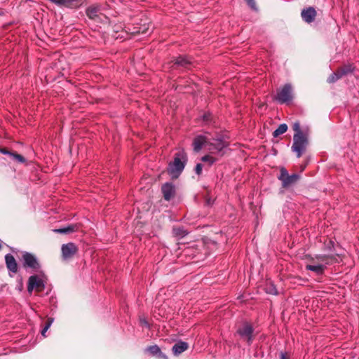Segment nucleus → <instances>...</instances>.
<instances>
[{
  "instance_id": "21",
  "label": "nucleus",
  "mask_w": 359,
  "mask_h": 359,
  "mask_svg": "<svg viewBox=\"0 0 359 359\" xmlns=\"http://www.w3.org/2000/svg\"><path fill=\"white\" fill-rule=\"evenodd\" d=\"M76 230V225H69L67 227L55 229L53 230L54 232L57 233L67 234L72 233Z\"/></svg>"
},
{
  "instance_id": "11",
  "label": "nucleus",
  "mask_w": 359,
  "mask_h": 359,
  "mask_svg": "<svg viewBox=\"0 0 359 359\" xmlns=\"http://www.w3.org/2000/svg\"><path fill=\"white\" fill-rule=\"evenodd\" d=\"M316 15L317 12L312 6L305 8L301 12V17L306 23H311L314 22Z\"/></svg>"
},
{
  "instance_id": "22",
  "label": "nucleus",
  "mask_w": 359,
  "mask_h": 359,
  "mask_svg": "<svg viewBox=\"0 0 359 359\" xmlns=\"http://www.w3.org/2000/svg\"><path fill=\"white\" fill-rule=\"evenodd\" d=\"M287 130V124L285 123H282L280 125H279V126L278 127V128L276 130H275L273 133V136L274 137H278L279 135L285 133Z\"/></svg>"
},
{
  "instance_id": "35",
  "label": "nucleus",
  "mask_w": 359,
  "mask_h": 359,
  "mask_svg": "<svg viewBox=\"0 0 359 359\" xmlns=\"http://www.w3.org/2000/svg\"><path fill=\"white\" fill-rule=\"evenodd\" d=\"M210 119V114H204L203 116V120L205 121H209Z\"/></svg>"
},
{
  "instance_id": "25",
  "label": "nucleus",
  "mask_w": 359,
  "mask_h": 359,
  "mask_svg": "<svg viewBox=\"0 0 359 359\" xmlns=\"http://www.w3.org/2000/svg\"><path fill=\"white\" fill-rule=\"evenodd\" d=\"M201 161L203 162H208L209 165H211L215 162L216 159L211 156L205 155L201 158Z\"/></svg>"
},
{
  "instance_id": "31",
  "label": "nucleus",
  "mask_w": 359,
  "mask_h": 359,
  "mask_svg": "<svg viewBox=\"0 0 359 359\" xmlns=\"http://www.w3.org/2000/svg\"><path fill=\"white\" fill-rule=\"evenodd\" d=\"M0 153L6 155H9L10 156H11L13 154V152L8 151L6 148L4 147H0Z\"/></svg>"
},
{
  "instance_id": "16",
  "label": "nucleus",
  "mask_w": 359,
  "mask_h": 359,
  "mask_svg": "<svg viewBox=\"0 0 359 359\" xmlns=\"http://www.w3.org/2000/svg\"><path fill=\"white\" fill-rule=\"evenodd\" d=\"M5 262L9 271L16 273L18 272V264L15 257L11 254L5 256Z\"/></svg>"
},
{
  "instance_id": "8",
  "label": "nucleus",
  "mask_w": 359,
  "mask_h": 359,
  "mask_svg": "<svg viewBox=\"0 0 359 359\" xmlns=\"http://www.w3.org/2000/svg\"><path fill=\"white\" fill-rule=\"evenodd\" d=\"M227 146L228 142H226L223 137H219L217 138H213L212 142H209L208 144V149L211 151L212 153H219Z\"/></svg>"
},
{
  "instance_id": "19",
  "label": "nucleus",
  "mask_w": 359,
  "mask_h": 359,
  "mask_svg": "<svg viewBox=\"0 0 359 359\" xmlns=\"http://www.w3.org/2000/svg\"><path fill=\"white\" fill-rule=\"evenodd\" d=\"M314 259L315 260L316 259L317 262L320 264L324 263L323 264L325 266L330 264L336 259L333 255H317Z\"/></svg>"
},
{
  "instance_id": "12",
  "label": "nucleus",
  "mask_w": 359,
  "mask_h": 359,
  "mask_svg": "<svg viewBox=\"0 0 359 359\" xmlns=\"http://www.w3.org/2000/svg\"><path fill=\"white\" fill-rule=\"evenodd\" d=\"M326 269L323 264L317 263L314 258L311 259V264L306 265V269L314 272L317 275H322Z\"/></svg>"
},
{
  "instance_id": "36",
  "label": "nucleus",
  "mask_w": 359,
  "mask_h": 359,
  "mask_svg": "<svg viewBox=\"0 0 359 359\" xmlns=\"http://www.w3.org/2000/svg\"><path fill=\"white\" fill-rule=\"evenodd\" d=\"M137 33H146L147 32V29L144 28L142 30H141V28L140 27L139 28V30L137 31Z\"/></svg>"
},
{
  "instance_id": "27",
  "label": "nucleus",
  "mask_w": 359,
  "mask_h": 359,
  "mask_svg": "<svg viewBox=\"0 0 359 359\" xmlns=\"http://www.w3.org/2000/svg\"><path fill=\"white\" fill-rule=\"evenodd\" d=\"M11 157L13 159L18 161L20 163H25V158L22 156H21V155H20L18 154L13 152V154H12Z\"/></svg>"
},
{
  "instance_id": "17",
  "label": "nucleus",
  "mask_w": 359,
  "mask_h": 359,
  "mask_svg": "<svg viewBox=\"0 0 359 359\" xmlns=\"http://www.w3.org/2000/svg\"><path fill=\"white\" fill-rule=\"evenodd\" d=\"M86 13L90 19L95 20L101 14V6L98 4L90 6L86 8Z\"/></svg>"
},
{
  "instance_id": "20",
  "label": "nucleus",
  "mask_w": 359,
  "mask_h": 359,
  "mask_svg": "<svg viewBox=\"0 0 359 359\" xmlns=\"http://www.w3.org/2000/svg\"><path fill=\"white\" fill-rule=\"evenodd\" d=\"M172 233L177 238H182L187 235L188 232L183 226H175L172 229Z\"/></svg>"
},
{
  "instance_id": "9",
  "label": "nucleus",
  "mask_w": 359,
  "mask_h": 359,
  "mask_svg": "<svg viewBox=\"0 0 359 359\" xmlns=\"http://www.w3.org/2000/svg\"><path fill=\"white\" fill-rule=\"evenodd\" d=\"M45 287L44 283L41 278L36 275L31 276L29 278L27 283V290L29 292H32L34 289L41 292Z\"/></svg>"
},
{
  "instance_id": "23",
  "label": "nucleus",
  "mask_w": 359,
  "mask_h": 359,
  "mask_svg": "<svg viewBox=\"0 0 359 359\" xmlns=\"http://www.w3.org/2000/svg\"><path fill=\"white\" fill-rule=\"evenodd\" d=\"M147 351L155 355L161 353L160 348L157 345L151 346L147 348Z\"/></svg>"
},
{
  "instance_id": "13",
  "label": "nucleus",
  "mask_w": 359,
  "mask_h": 359,
  "mask_svg": "<svg viewBox=\"0 0 359 359\" xmlns=\"http://www.w3.org/2000/svg\"><path fill=\"white\" fill-rule=\"evenodd\" d=\"M161 191L164 199L168 201L175 196V187L172 183L166 182L163 184Z\"/></svg>"
},
{
  "instance_id": "26",
  "label": "nucleus",
  "mask_w": 359,
  "mask_h": 359,
  "mask_svg": "<svg viewBox=\"0 0 359 359\" xmlns=\"http://www.w3.org/2000/svg\"><path fill=\"white\" fill-rule=\"evenodd\" d=\"M266 292L267 293H269L271 294H278L277 290L273 285H270L266 286Z\"/></svg>"
},
{
  "instance_id": "28",
  "label": "nucleus",
  "mask_w": 359,
  "mask_h": 359,
  "mask_svg": "<svg viewBox=\"0 0 359 359\" xmlns=\"http://www.w3.org/2000/svg\"><path fill=\"white\" fill-rule=\"evenodd\" d=\"M53 321V319H52V318H48V321H47V323H46V326L43 327V330H42V331H41V334H42L43 336H44V337L46 336V335H45V333H46V331L48 330V328L50 327V325H51V324H52Z\"/></svg>"
},
{
  "instance_id": "18",
  "label": "nucleus",
  "mask_w": 359,
  "mask_h": 359,
  "mask_svg": "<svg viewBox=\"0 0 359 359\" xmlns=\"http://www.w3.org/2000/svg\"><path fill=\"white\" fill-rule=\"evenodd\" d=\"M188 348L189 344L187 342L178 341L173 345L172 348V351L175 355L178 356L182 353L187 351Z\"/></svg>"
},
{
  "instance_id": "32",
  "label": "nucleus",
  "mask_w": 359,
  "mask_h": 359,
  "mask_svg": "<svg viewBox=\"0 0 359 359\" xmlns=\"http://www.w3.org/2000/svg\"><path fill=\"white\" fill-rule=\"evenodd\" d=\"M334 247V242L332 241H330L328 243L325 245V248L327 250L331 251L332 248Z\"/></svg>"
},
{
  "instance_id": "4",
  "label": "nucleus",
  "mask_w": 359,
  "mask_h": 359,
  "mask_svg": "<svg viewBox=\"0 0 359 359\" xmlns=\"http://www.w3.org/2000/svg\"><path fill=\"white\" fill-rule=\"evenodd\" d=\"M292 98V87L290 83H286L278 89L275 96V100L280 104L288 103Z\"/></svg>"
},
{
  "instance_id": "34",
  "label": "nucleus",
  "mask_w": 359,
  "mask_h": 359,
  "mask_svg": "<svg viewBox=\"0 0 359 359\" xmlns=\"http://www.w3.org/2000/svg\"><path fill=\"white\" fill-rule=\"evenodd\" d=\"M280 359H289V356L286 353H281Z\"/></svg>"
},
{
  "instance_id": "24",
  "label": "nucleus",
  "mask_w": 359,
  "mask_h": 359,
  "mask_svg": "<svg viewBox=\"0 0 359 359\" xmlns=\"http://www.w3.org/2000/svg\"><path fill=\"white\" fill-rule=\"evenodd\" d=\"M292 129L295 132L294 134H298L299 135H305V133L302 131L300 128V123L298 121L293 123Z\"/></svg>"
},
{
  "instance_id": "2",
  "label": "nucleus",
  "mask_w": 359,
  "mask_h": 359,
  "mask_svg": "<svg viewBox=\"0 0 359 359\" xmlns=\"http://www.w3.org/2000/svg\"><path fill=\"white\" fill-rule=\"evenodd\" d=\"M21 260L23 268L30 270V273H39L41 271V264L35 255L28 252H23Z\"/></svg>"
},
{
  "instance_id": "14",
  "label": "nucleus",
  "mask_w": 359,
  "mask_h": 359,
  "mask_svg": "<svg viewBox=\"0 0 359 359\" xmlns=\"http://www.w3.org/2000/svg\"><path fill=\"white\" fill-rule=\"evenodd\" d=\"M192 65V61L186 56H179L175 58L173 67L177 68L190 69Z\"/></svg>"
},
{
  "instance_id": "29",
  "label": "nucleus",
  "mask_w": 359,
  "mask_h": 359,
  "mask_svg": "<svg viewBox=\"0 0 359 359\" xmlns=\"http://www.w3.org/2000/svg\"><path fill=\"white\" fill-rule=\"evenodd\" d=\"M245 1L247 2L248 5L251 8V9L256 11L258 10L255 0H245Z\"/></svg>"
},
{
  "instance_id": "37",
  "label": "nucleus",
  "mask_w": 359,
  "mask_h": 359,
  "mask_svg": "<svg viewBox=\"0 0 359 359\" xmlns=\"http://www.w3.org/2000/svg\"><path fill=\"white\" fill-rule=\"evenodd\" d=\"M206 203H207L208 205H210L212 203L210 199H208Z\"/></svg>"
},
{
  "instance_id": "10",
  "label": "nucleus",
  "mask_w": 359,
  "mask_h": 359,
  "mask_svg": "<svg viewBox=\"0 0 359 359\" xmlns=\"http://www.w3.org/2000/svg\"><path fill=\"white\" fill-rule=\"evenodd\" d=\"M61 250L62 259L69 260L77 253L78 248L74 243H68L62 245Z\"/></svg>"
},
{
  "instance_id": "33",
  "label": "nucleus",
  "mask_w": 359,
  "mask_h": 359,
  "mask_svg": "<svg viewBox=\"0 0 359 359\" xmlns=\"http://www.w3.org/2000/svg\"><path fill=\"white\" fill-rule=\"evenodd\" d=\"M140 324L142 325L146 326L147 327H149V325L148 322L144 318H141L140 319Z\"/></svg>"
},
{
  "instance_id": "15",
  "label": "nucleus",
  "mask_w": 359,
  "mask_h": 359,
  "mask_svg": "<svg viewBox=\"0 0 359 359\" xmlns=\"http://www.w3.org/2000/svg\"><path fill=\"white\" fill-rule=\"evenodd\" d=\"M209 142L205 136L198 135L193 141L194 150L196 152H198L203 146L208 147Z\"/></svg>"
},
{
  "instance_id": "30",
  "label": "nucleus",
  "mask_w": 359,
  "mask_h": 359,
  "mask_svg": "<svg viewBox=\"0 0 359 359\" xmlns=\"http://www.w3.org/2000/svg\"><path fill=\"white\" fill-rule=\"evenodd\" d=\"M202 169H203V165L201 163H198L195 168V172L198 175H200L202 172Z\"/></svg>"
},
{
  "instance_id": "7",
  "label": "nucleus",
  "mask_w": 359,
  "mask_h": 359,
  "mask_svg": "<svg viewBox=\"0 0 359 359\" xmlns=\"http://www.w3.org/2000/svg\"><path fill=\"white\" fill-rule=\"evenodd\" d=\"M353 71V68L351 65L344 66L339 68L335 72L331 74L327 79L329 83H334L343 76L351 73Z\"/></svg>"
},
{
  "instance_id": "1",
  "label": "nucleus",
  "mask_w": 359,
  "mask_h": 359,
  "mask_svg": "<svg viewBox=\"0 0 359 359\" xmlns=\"http://www.w3.org/2000/svg\"><path fill=\"white\" fill-rule=\"evenodd\" d=\"M187 160V153L184 150H180L175 153L173 161L168 164V174L172 178H177L184 170Z\"/></svg>"
},
{
  "instance_id": "3",
  "label": "nucleus",
  "mask_w": 359,
  "mask_h": 359,
  "mask_svg": "<svg viewBox=\"0 0 359 359\" xmlns=\"http://www.w3.org/2000/svg\"><path fill=\"white\" fill-rule=\"evenodd\" d=\"M308 144V139L306 135L294 134L293 136V144L292 146V151L297 154V158L302 156V154L306 150Z\"/></svg>"
},
{
  "instance_id": "6",
  "label": "nucleus",
  "mask_w": 359,
  "mask_h": 359,
  "mask_svg": "<svg viewBox=\"0 0 359 359\" xmlns=\"http://www.w3.org/2000/svg\"><path fill=\"white\" fill-rule=\"evenodd\" d=\"M254 329L252 326L248 323H245L237 330V333L243 339L245 340L248 344H250L253 340Z\"/></svg>"
},
{
  "instance_id": "5",
  "label": "nucleus",
  "mask_w": 359,
  "mask_h": 359,
  "mask_svg": "<svg viewBox=\"0 0 359 359\" xmlns=\"http://www.w3.org/2000/svg\"><path fill=\"white\" fill-rule=\"evenodd\" d=\"M300 175L298 174H292L290 175L285 168L281 167L280 169V175L278 179L282 182V186L284 188H287L299 180Z\"/></svg>"
}]
</instances>
